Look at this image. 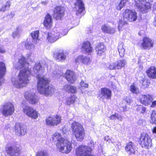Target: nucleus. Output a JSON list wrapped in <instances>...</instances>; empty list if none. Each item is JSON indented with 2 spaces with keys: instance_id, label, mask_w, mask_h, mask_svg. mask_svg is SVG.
<instances>
[{
  "instance_id": "nucleus-17",
  "label": "nucleus",
  "mask_w": 156,
  "mask_h": 156,
  "mask_svg": "<svg viewBox=\"0 0 156 156\" xmlns=\"http://www.w3.org/2000/svg\"><path fill=\"white\" fill-rule=\"evenodd\" d=\"M24 97L30 104L32 105L37 104L39 101V99L35 93L26 92L24 93Z\"/></svg>"
},
{
  "instance_id": "nucleus-27",
  "label": "nucleus",
  "mask_w": 156,
  "mask_h": 156,
  "mask_svg": "<svg viewBox=\"0 0 156 156\" xmlns=\"http://www.w3.org/2000/svg\"><path fill=\"white\" fill-rule=\"evenodd\" d=\"M63 89L67 92H69L72 93H75L77 92L76 88L75 86L69 84L65 85Z\"/></svg>"
},
{
  "instance_id": "nucleus-18",
  "label": "nucleus",
  "mask_w": 156,
  "mask_h": 156,
  "mask_svg": "<svg viewBox=\"0 0 156 156\" xmlns=\"http://www.w3.org/2000/svg\"><path fill=\"white\" fill-rule=\"evenodd\" d=\"M125 150L129 156L134 155L135 154L136 146L134 143L131 141L126 143L125 147Z\"/></svg>"
},
{
  "instance_id": "nucleus-9",
  "label": "nucleus",
  "mask_w": 156,
  "mask_h": 156,
  "mask_svg": "<svg viewBox=\"0 0 156 156\" xmlns=\"http://www.w3.org/2000/svg\"><path fill=\"white\" fill-rule=\"evenodd\" d=\"M5 150L7 154L9 156H19L21 153L20 147L14 144H7Z\"/></svg>"
},
{
  "instance_id": "nucleus-21",
  "label": "nucleus",
  "mask_w": 156,
  "mask_h": 156,
  "mask_svg": "<svg viewBox=\"0 0 156 156\" xmlns=\"http://www.w3.org/2000/svg\"><path fill=\"white\" fill-rule=\"evenodd\" d=\"M15 133L19 136L24 135L26 130L24 126L19 123H16L14 127Z\"/></svg>"
},
{
  "instance_id": "nucleus-11",
  "label": "nucleus",
  "mask_w": 156,
  "mask_h": 156,
  "mask_svg": "<svg viewBox=\"0 0 156 156\" xmlns=\"http://www.w3.org/2000/svg\"><path fill=\"white\" fill-rule=\"evenodd\" d=\"M154 42L149 37L145 36L142 38L140 47L143 50H149L154 47Z\"/></svg>"
},
{
  "instance_id": "nucleus-6",
  "label": "nucleus",
  "mask_w": 156,
  "mask_h": 156,
  "mask_svg": "<svg viewBox=\"0 0 156 156\" xmlns=\"http://www.w3.org/2000/svg\"><path fill=\"white\" fill-rule=\"evenodd\" d=\"M92 151L90 147L81 145L76 149L75 154L76 156H95L91 154Z\"/></svg>"
},
{
  "instance_id": "nucleus-25",
  "label": "nucleus",
  "mask_w": 156,
  "mask_h": 156,
  "mask_svg": "<svg viewBox=\"0 0 156 156\" xmlns=\"http://www.w3.org/2000/svg\"><path fill=\"white\" fill-rule=\"evenodd\" d=\"M106 47L104 44L101 43H99L96 47V51L97 54L98 56L105 55Z\"/></svg>"
},
{
  "instance_id": "nucleus-36",
  "label": "nucleus",
  "mask_w": 156,
  "mask_h": 156,
  "mask_svg": "<svg viewBox=\"0 0 156 156\" xmlns=\"http://www.w3.org/2000/svg\"><path fill=\"white\" fill-rule=\"evenodd\" d=\"M151 122L152 124H156V110L152 111L150 116Z\"/></svg>"
},
{
  "instance_id": "nucleus-45",
  "label": "nucleus",
  "mask_w": 156,
  "mask_h": 156,
  "mask_svg": "<svg viewBox=\"0 0 156 156\" xmlns=\"http://www.w3.org/2000/svg\"><path fill=\"white\" fill-rule=\"evenodd\" d=\"M39 34V30H36L31 32L30 35L34 39H37L38 37Z\"/></svg>"
},
{
  "instance_id": "nucleus-58",
  "label": "nucleus",
  "mask_w": 156,
  "mask_h": 156,
  "mask_svg": "<svg viewBox=\"0 0 156 156\" xmlns=\"http://www.w3.org/2000/svg\"><path fill=\"white\" fill-rule=\"evenodd\" d=\"M5 52V51L4 49L0 48V52L1 53H4Z\"/></svg>"
},
{
  "instance_id": "nucleus-29",
  "label": "nucleus",
  "mask_w": 156,
  "mask_h": 156,
  "mask_svg": "<svg viewBox=\"0 0 156 156\" xmlns=\"http://www.w3.org/2000/svg\"><path fill=\"white\" fill-rule=\"evenodd\" d=\"M53 57L56 59L61 60H65L66 58L63 52H55L53 54Z\"/></svg>"
},
{
  "instance_id": "nucleus-19",
  "label": "nucleus",
  "mask_w": 156,
  "mask_h": 156,
  "mask_svg": "<svg viewBox=\"0 0 156 156\" xmlns=\"http://www.w3.org/2000/svg\"><path fill=\"white\" fill-rule=\"evenodd\" d=\"M65 78L70 84H73L76 80V78L74 72L70 70L67 69L65 74Z\"/></svg>"
},
{
  "instance_id": "nucleus-30",
  "label": "nucleus",
  "mask_w": 156,
  "mask_h": 156,
  "mask_svg": "<svg viewBox=\"0 0 156 156\" xmlns=\"http://www.w3.org/2000/svg\"><path fill=\"white\" fill-rule=\"evenodd\" d=\"M18 63L20 66L17 68V69H21L23 68L26 64H27L28 65H29V63L26 61V58L24 56L21 57L19 60Z\"/></svg>"
},
{
  "instance_id": "nucleus-52",
  "label": "nucleus",
  "mask_w": 156,
  "mask_h": 156,
  "mask_svg": "<svg viewBox=\"0 0 156 156\" xmlns=\"http://www.w3.org/2000/svg\"><path fill=\"white\" fill-rule=\"evenodd\" d=\"M151 104V107L154 108L155 106H156V100L154 101H152Z\"/></svg>"
},
{
  "instance_id": "nucleus-10",
  "label": "nucleus",
  "mask_w": 156,
  "mask_h": 156,
  "mask_svg": "<svg viewBox=\"0 0 156 156\" xmlns=\"http://www.w3.org/2000/svg\"><path fill=\"white\" fill-rule=\"evenodd\" d=\"M139 144L142 147L148 148L152 145V140L147 133L141 134L139 141Z\"/></svg>"
},
{
  "instance_id": "nucleus-28",
  "label": "nucleus",
  "mask_w": 156,
  "mask_h": 156,
  "mask_svg": "<svg viewBox=\"0 0 156 156\" xmlns=\"http://www.w3.org/2000/svg\"><path fill=\"white\" fill-rule=\"evenodd\" d=\"M101 29L103 32L106 33L111 34L115 32V30L114 28L108 26L106 24L102 25Z\"/></svg>"
},
{
  "instance_id": "nucleus-37",
  "label": "nucleus",
  "mask_w": 156,
  "mask_h": 156,
  "mask_svg": "<svg viewBox=\"0 0 156 156\" xmlns=\"http://www.w3.org/2000/svg\"><path fill=\"white\" fill-rule=\"evenodd\" d=\"M128 23L126 21L123 22L122 20H120L119 21L118 29L119 31L122 30L124 28L123 27L125 25H127Z\"/></svg>"
},
{
  "instance_id": "nucleus-62",
  "label": "nucleus",
  "mask_w": 156,
  "mask_h": 156,
  "mask_svg": "<svg viewBox=\"0 0 156 156\" xmlns=\"http://www.w3.org/2000/svg\"><path fill=\"white\" fill-rule=\"evenodd\" d=\"M1 82H0V86L1 85Z\"/></svg>"
},
{
  "instance_id": "nucleus-61",
  "label": "nucleus",
  "mask_w": 156,
  "mask_h": 156,
  "mask_svg": "<svg viewBox=\"0 0 156 156\" xmlns=\"http://www.w3.org/2000/svg\"><path fill=\"white\" fill-rule=\"evenodd\" d=\"M14 15L13 14H12L11 16H12V17H13V16H14Z\"/></svg>"
},
{
  "instance_id": "nucleus-33",
  "label": "nucleus",
  "mask_w": 156,
  "mask_h": 156,
  "mask_svg": "<svg viewBox=\"0 0 156 156\" xmlns=\"http://www.w3.org/2000/svg\"><path fill=\"white\" fill-rule=\"evenodd\" d=\"M77 97L74 95L70 96L68 97L66 100V103L67 105H70L74 103Z\"/></svg>"
},
{
  "instance_id": "nucleus-51",
  "label": "nucleus",
  "mask_w": 156,
  "mask_h": 156,
  "mask_svg": "<svg viewBox=\"0 0 156 156\" xmlns=\"http://www.w3.org/2000/svg\"><path fill=\"white\" fill-rule=\"evenodd\" d=\"M116 118L118 120H121L122 119V117L121 115L116 113Z\"/></svg>"
},
{
  "instance_id": "nucleus-8",
  "label": "nucleus",
  "mask_w": 156,
  "mask_h": 156,
  "mask_svg": "<svg viewBox=\"0 0 156 156\" xmlns=\"http://www.w3.org/2000/svg\"><path fill=\"white\" fill-rule=\"evenodd\" d=\"M66 9L62 5H56L54 8L52 16L56 20H61L65 15Z\"/></svg>"
},
{
  "instance_id": "nucleus-7",
  "label": "nucleus",
  "mask_w": 156,
  "mask_h": 156,
  "mask_svg": "<svg viewBox=\"0 0 156 156\" xmlns=\"http://www.w3.org/2000/svg\"><path fill=\"white\" fill-rule=\"evenodd\" d=\"M122 15L124 20L130 22L136 21L138 18L137 13L135 11L128 9L124 10Z\"/></svg>"
},
{
  "instance_id": "nucleus-3",
  "label": "nucleus",
  "mask_w": 156,
  "mask_h": 156,
  "mask_svg": "<svg viewBox=\"0 0 156 156\" xmlns=\"http://www.w3.org/2000/svg\"><path fill=\"white\" fill-rule=\"evenodd\" d=\"M31 71L28 68H25L21 70L18 75V80L14 83V86L17 88H20L25 86L29 83L30 80V76Z\"/></svg>"
},
{
  "instance_id": "nucleus-13",
  "label": "nucleus",
  "mask_w": 156,
  "mask_h": 156,
  "mask_svg": "<svg viewBox=\"0 0 156 156\" xmlns=\"http://www.w3.org/2000/svg\"><path fill=\"white\" fill-rule=\"evenodd\" d=\"M61 120V116L56 115L48 117L45 119V122L47 125L50 126H54L60 124Z\"/></svg>"
},
{
  "instance_id": "nucleus-14",
  "label": "nucleus",
  "mask_w": 156,
  "mask_h": 156,
  "mask_svg": "<svg viewBox=\"0 0 156 156\" xmlns=\"http://www.w3.org/2000/svg\"><path fill=\"white\" fill-rule=\"evenodd\" d=\"M139 2L136 3V7L142 13L147 12L151 9V5L149 2H145V0H138Z\"/></svg>"
},
{
  "instance_id": "nucleus-54",
  "label": "nucleus",
  "mask_w": 156,
  "mask_h": 156,
  "mask_svg": "<svg viewBox=\"0 0 156 156\" xmlns=\"http://www.w3.org/2000/svg\"><path fill=\"white\" fill-rule=\"evenodd\" d=\"M142 106L141 105H138L136 108V111L137 112H140Z\"/></svg>"
},
{
  "instance_id": "nucleus-46",
  "label": "nucleus",
  "mask_w": 156,
  "mask_h": 156,
  "mask_svg": "<svg viewBox=\"0 0 156 156\" xmlns=\"http://www.w3.org/2000/svg\"><path fill=\"white\" fill-rule=\"evenodd\" d=\"M108 68L110 70L116 69L115 63L113 62L110 63L108 67Z\"/></svg>"
},
{
  "instance_id": "nucleus-60",
  "label": "nucleus",
  "mask_w": 156,
  "mask_h": 156,
  "mask_svg": "<svg viewBox=\"0 0 156 156\" xmlns=\"http://www.w3.org/2000/svg\"><path fill=\"white\" fill-rule=\"evenodd\" d=\"M16 33H14L12 35H13V36L14 37H15V36H16Z\"/></svg>"
},
{
  "instance_id": "nucleus-16",
  "label": "nucleus",
  "mask_w": 156,
  "mask_h": 156,
  "mask_svg": "<svg viewBox=\"0 0 156 156\" xmlns=\"http://www.w3.org/2000/svg\"><path fill=\"white\" fill-rule=\"evenodd\" d=\"M139 102L142 105L147 106L150 105L153 100L152 95L146 94L140 95L139 98Z\"/></svg>"
},
{
  "instance_id": "nucleus-35",
  "label": "nucleus",
  "mask_w": 156,
  "mask_h": 156,
  "mask_svg": "<svg viewBox=\"0 0 156 156\" xmlns=\"http://www.w3.org/2000/svg\"><path fill=\"white\" fill-rule=\"evenodd\" d=\"M127 1V0H121L119 3L116 5V9L120 10L126 5Z\"/></svg>"
},
{
  "instance_id": "nucleus-2",
  "label": "nucleus",
  "mask_w": 156,
  "mask_h": 156,
  "mask_svg": "<svg viewBox=\"0 0 156 156\" xmlns=\"http://www.w3.org/2000/svg\"><path fill=\"white\" fill-rule=\"evenodd\" d=\"M51 138L53 141L56 142L55 145L59 151L66 154L70 152L72 148V143L68 139L62 137L61 133L55 132L52 134Z\"/></svg>"
},
{
  "instance_id": "nucleus-23",
  "label": "nucleus",
  "mask_w": 156,
  "mask_h": 156,
  "mask_svg": "<svg viewBox=\"0 0 156 156\" xmlns=\"http://www.w3.org/2000/svg\"><path fill=\"white\" fill-rule=\"evenodd\" d=\"M81 48L82 50L87 54L91 53L93 51L91 44L88 41H84L82 43Z\"/></svg>"
},
{
  "instance_id": "nucleus-26",
  "label": "nucleus",
  "mask_w": 156,
  "mask_h": 156,
  "mask_svg": "<svg viewBox=\"0 0 156 156\" xmlns=\"http://www.w3.org/2000/svg\"><path fill=\"white\" fill-rule=\"evenodd\" d=\"M147 76L150 78L156 79V68L154 66H151L145 72Z\"/></svg>"
},
{
  "instance_id": "nucleus-39",
  "label": "nucleus",
  "mask_w": 156,
  "mask_h": 156,
  "mask_svg": "<svg viewBox=\"0 0 156 156\" xmlns=\"http://www.w3.org/2000/svg\"><path fill=\"white\" fill-rule=\"evenodd\" d=\"M91 60L90 58L84 56L82 55V63L83 64L87 65H88L91 62Z\"/></svg>"
},
{
  "instance_id": "nucleus-38",
  "label": "nucleus",
  "mask_w": 156,
  "mask_h": 156,
  "mask_svg": "<svg viewBox=\"0 0 156 156\" xmlns=\"http://www.w3.org/2000/svg\"><path fill=\"white\" fill-rule=\"evenodd\" d=\"M130 90L133 93L137 94L139 93V89L136 87L134 83L130 86Z\"/></svg>"
},
{
  "instance_id": "nucleus-12",
  "label": "nucleus",
  "mask_w": 156,
  "mask_h": 156,
  "mask_svg": "<svg viewBox=\"0 0 156 156\" xmlns=\"http://www.w3.org/2000/svg\"><path fill=\"white\" fill-rule=\"evenodd\" d=\"M23 111L25 115L32 119H35L38 117V112L31 106H25L23 108Z\"/></svg>"
},
{
  "instance_id": "nucleus-32",
  "label": "nucleus",
  "mask_w": 156,
  "mask_h": 156,
  "mask_svg": "<svg viewBox=\"0 0 156 156\" xmlns=\"http://www.w3.org/2000/svg\"><path fill=\"white\" fill-rule=\"evenodd\" d=\"M118 49L120 56L121 57H123L124 55L125 50L123 48V44L122 42L119 44Z\"/></svg>"
},
{
  "instance_id": "nucleus-41",
  "label": "nucleus",
  "mask_w": 156,
  "mask_h": 156,
  "mask_svg": "<svg viewBox=\"0 0 156 156\" xmlns=\"http://www.w3.org/2000/svg\"><path fill=\"white\" fill-rule=\"evenodd\" d=\"M25 47L27 50H32L34 49L35 48L34 45L33 44L30 43L28 42L25 43Z\"/></svg>"
},
{
  "instance_id": "nucleus-59",
  "label": "nucleus",
  "mask_w": 156,
  "mask_h": 156,
  "mask_svg": "<svg viewBox=\"0 0 156 156\" xmlns=\"http://www.w3.org/2000/svg\"><path fill=\"white\" fill-rule=\"evenodd\" d=\"M153 10L156 11V3L155 4L153 7Z\"/></svg>"
},
{
  "instance_id": "nucleus-56",
  "label": "nucleus",
  "mask_w": 156,
  "mask_h": 156,
  "mask_svg": "<svg viewBox=\"0 0 156 156\" xmlns=\"http://www.w3.org/2000/svg\"><path fill=\"white\" fill-rule=\"evenodd\" d=\"M153 23L155 27H156V15L154 17V20L153 21Z\"/></svg>"
},
{
  "instance_id": "nucleus-20",
  "label": "nucleus",
  "mask_w": 156,
  "mask_h": 156,
  "mask_svg": "<svg viewBox=\"0 0 156 156\" xmlns=\"http://www.w3.org/2000/svg\"><path fill=\"white\" fill-rule=\"evenodd\" d=\"M60 37L59 33L53 31L48 33L47 40L49 42L51 43L55 41Z\"/></svg>"
},
{
  "instance_id": "nucleus-22",
  "label": "nucleus",
  "mask_w": 156,
  "mask_h": 156,
  "mask_svg": "<svg viewBox=\"0 0 156 156\" xmlns=\"http://www.w3.org/2000/svg\"><path fill=\"white\" fill-rule=\"evenodd\" d=\"M75 0L76 2L74 3V5L78 7V9L76 11V14L77 15H78L81 14L85 10L84 4L82 0Z\"/></svg>"
},
{
  "instance_id": "nucleus-40",
  "label": "nucleus",
  "mask_w": 156,
  "mask_h": 156,
  "mask_svg": "<svg viewBox=\"0 0 156 156\" xmlns=\"http://www.w3.org/2000/svg\"><path fill=\"white\" fill-rule=\"evenodd\" d=\"M150 83L147 79L144 78L142 80V86L145 89L149 87Z\"/></svg>"
},
{
  "instance_id": "nucleus-50",
  "label": "nucleus",
  "mask_w": 156,
  "mask_h": 156,
  "mask_svg": "<svg viewBox=\"0 0 156 156\" xmlns=\"http://www.w3.org/2000/svg\"><path fill=\"white\" fill-rule=\"evenodd\" d=\"M125 101L127 103L129 104L132 101L131 99L129 98V97H126V98H125Z\"/></svg>"
},
{
  "instance_id": "nucleus-48",
  "label": "nucleus",
  "mask_w": 156,
  "mask_h": 156,
  "mask_svg": "<svg viewBox=\"0 0 156 156\" xmlns=\"http://www.w3.org/2000/svg\"><path fill=\"white\" fill-rule=\"evenodd\" d=\"M80 85L81 87L84 88H87L88 87V85L87 83H85L84 81L82 80L80 82Z\"/></svg>"
},
{
  "instance_id": "nucleus-44",
  "label": "nucleus",
  "mask_w": 156,
  "mask_h": 156,
  "mask_svg": "<svg viewBox=\"0 0 156 156\" xmlns=\"http://www.w3.org/2000/svg\"><path fill=\"white\" fill-rule=\"evenodd\" d=\"M42 69V66L40 63H36L34 67V70L35 72L38 73Z\"/></svg>"
},
{
  "instance_id": "nucleus-5",
  "label": "nucleus",
  "mask_w": 156,
  "mask_h": 156,
  "mask_svg": "<svg viewBox=\"0 0 156 156\" xmlns=\"http://www.w3.org/2000/svg\"><path fill=\"white\" fill-rule=\"evenodd\" d=\"M0 110L4 116H11L15 112L14 105L10 101L5 102L2 105Z\"/></svg>"
},
{
  "instance_id": "nucleus-15",
  "label": "nucleus",
  "mask_w": 156,
  "mask_h": 156,
  "mask_svg": "<svg viewBox=\"0 0 156 156\" xmlns=\"http://www.w3.org/2000/svg\"><path fill=\"white\" fill-rule=\"evenodd\" d=\"M112 96L111 90L109 88L104 87L101 88L98 94V97L101 98L103 101L105 99H111Z\"/></svg>"
},
{
  "instance_id": "nucleus-55",
  "label": "nucleus",
  "mask_w": 156,
  "mask_h": 156,
  "mask_svg": "<svg viewBox=\"0 0 156 156\" xmlns=\"http://www.w3.org/2000/svg\"><path fill=\"white\" fill-rule=\"evenodd\" d=\"M152 131L153 133L156 134V126L153 127L152 129Z\"/></svg>"
},
{
  "instance_id": "nucleus-1",
  "label": "nucleus",
  "mask_w": 156,
  "mask_h": 156,
  "mask_svg": "<svg viewBox=\"0 0 156 156\" xmlns=\"http://www.w3.org/2000/svg\"><path fill=\"white\" fill-rule=\"evenodd\" d=\"M37 90L38 92L46 96L53 95L56 91L55 88L50 85V80L44 76L38 75L37 77Z\"/></svg>"
},
{
  "instance_id": "nucleus-42",
  "label": "nucleus",
  "mask_w": 156,
  "mask_h": 156,
  "mask_svg": "<svg viewBox=\"0 0 156 156\" xmlns=\"http://www.w3.org/2000/svg\"><path fill=\"white\" fill-rule=\"evenodd\" d=\"M10 1H8L6 2L5 5H3L0 9V11L4 12L7 9H8L10 5Z\"/></svg>"
},
{
  "instance_id": "nucleus-57",
  "label": "nucleus",
  "mask_w": 156,
  "mask_h": 156,
  "mask_svg": "<svg viewBox=\"0 0 156 156\" xmlns=\"http://www.w3.org/2000/svg\"><path fill=\"white\" fill-rule=\"evenodd\" d=\"M122 108L123 111L125 112L127 111V106H126L125 105L124 106H123L122 107Z\"/></svg>"
},
{
  "instance_id": "nucleus-4",
  "label": "nucleus",
  "mask_w": 156,
  "mask_h": 156,
  "mask_svg": "<svg viewBox=\"0 0 156 156\" xmlns=\"http://www.w3.org/2000/svg\"><path fill=\"white\" fill-rule=\"evenodd\" d=\"M72 135L78 141H82L85 136V130L83 126L80 123L74 121L71 125Z\"/></svg>"
},
{
  "instance_id": "nucleus-53",
  "label": "nucleus",
  "mask_w": 156,
  "mask_h": 156,
  "mask_svg": "<svg viewBox=\"0 0 156 156\" xmlns=\"http://www.w3.org/2000/svg\"><path fill=\"white\" fill-rule=\"evenodd\" d=\"M116 113H115L114 114H112L109 117L110 119L113 120L116 118Z\"/></svg>"
},
{
  "instance_id": "nucleus-24",
  "label": "nucleus",
  "mask_w": 156,
  "mask_h": 156,
  "mask_svg": "<svg viewBox=\"0 0 156 156\" xmlns=\"http://www.w3.org/2000/svg\"><path fill=\"white\" fill-rule=\"evenodd\" d=\"M44 26L47 29L51 28L52 25V20L51 16L48 13L45 15L43 22Z\"/></svg>"
},
{
  "instance_id": "nucleus-34",
  "label": "nucleus",
  "mask_w": 156,
  "mask_h": 156,
  "mask_svg": "<svg viewBox=\"0 0 156 156\" xmlns=\"http://www.w3.org/2000/svg\"><path fill=\"white\" fill-rule=\"evenodd\" d=\"M126 64L125 61L124 60H119L115 63L116 69H121Z\"/></svg>"
},
{
  "instance_id": "nucleus-47",
  "label": "nucleus",
  "mask_w": 156,
  "mask_h": 156,
  "mask_svg": "<svg viewBox=\"0 0 156 156\" xmlns=\"http://www.w3.org/2000/svg\"><path fill=\"white\" fill-rule=\"evenodd\" d=\"M82 55H80L76 57L75 59V62L76 63H79V62H82Z\"/></svg>"
},
{
  "instance_id": "nucleus-43",
  "label": "nucleus",
  "mask_w": 156,
  "mask_h": 156,
  "mask_svg": "<svg viewBox=\"0 0 156 156\" xmlns=\"http://www.w3.org/2000/svg\"><path fill=\"white\" fill-rule=\"evenodd\" d=\"M36 156H49L46 151L44 150L38 151L36 153Z\"/></svg>"
},
{
  "instance_id": "nucleus-49",
  "label": "nucleus",
  "mask_w": 156,
  "mask_h": 156,
  "mask_svg": "<svg viewBox=\"0 0 156 156\" xmlns=\"http://www.w3.org/2000/svg\"><path fill=\"white\" fill-rule=\"evenodd\" d=\"M146 108L142 106V107L141 109V110L140 111V113L141 114H143L146 112Z\"/></svg>"
},
{
  "instance_id": "nucleus-31",
  "label": "nucleus",
  "mask_w": 156,
  "mask_h": 156,
  "mask_svg": "<svg viewBox=\"0 0 156 156\" xmlns=\"http://www.w3.org/2000/svg\"><path fill=\"white\" fill-rule=\"evenodd\" d=\"M6 68L4 63L0 62V78H2L4 76L6 72Z\"/></svg>"
}]
</instances>
